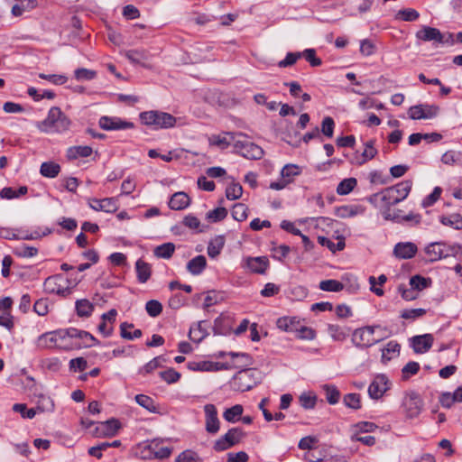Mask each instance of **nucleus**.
Instances as JSON below:
<instances>
[{"label": "nucleus", "mask_w": 462, "mask_h": 462, "mask_svg": "<svg viewBox=\"0 0 462 462\" xmlns=\"http://www.w3.org/2000/svg\"><path fill=\"white\" fill-rule=\"evenodd\" d=\"M145 310L151 317L155 318L162 313V305L156 300H151L146 302Z\"/></svg>", "instance_id": "nucleus-48"}, {"label": "nucleus", "mask_w": 462, "mask_h": 462, "mask_svg": "<svg viewBox=\"0 0 462 462\" xmlns=\"http://www.w3.org/2000/svg\"><path fill=\"white\" fill-rule=\"evenodd\" d=\"M300 58H301L300 52H289L287 53L284 60L278 63L281 68H285L293 65Z\"/></svg>", "instance_id": "nucleus-63"}, {"label": "nucleus", "mask_w": 462, "mask_h": 462, "mask_svg": "<svg viewBox=\"0 0 462 462\" xmlns=\"http://www.w3.org/2000/svg\"><path fill=\"white\" fill-rule=\"evenodd\" d=\"M247 207L243 203H236L233 207L232 210V217L239 221L242 222L247 218Z\"/></svg>", "instance_id": "nucleus-45"}, {"label": "nucleus", "mask_w": 462, "mask_h": 462, "mask_svg": "<svg viewBox=\"0 0 462 462\" xmlns=\"http://www.w3.org/2000/svg\"><path fill=\"white\" fill-rule=\"evenodd\" d=\"M277 327L281 330L291 332L296 329V322L293 319H289L286 317L280 318L277 320Z\"/></svg>", "instance_id": "nucleus-51"}, {"label": "nucleus", "mask_w": 462, "mask_h": 462, "mask_svg": "<svg viewBox=\"0 0 462 462\" xmlns=\"http://www.w3.org/2000/svg\"><path fill=\"white\" fill-rule=\"evenodd\" d=\"M346 406L357 410L361 407L360 395L358 393H348L344 396L343 399Z\"/></svg>", "instance_id": "nucleus-50"}, {"label": "nucleus", "mask_w": 462, "mask_h": 462, "mask_svg": "<svg viewBox=\"0 0 462 462\" xmlns=\"http://www.w3.org/2000/svg\"><path fill=\"white\" fill-rule=\"evenodd\" d=\"M404 411L409 419L419 416L423 407V402L420 395L414 392L406 394L402 402Z\"/></svg>", "instance_id": "nucleus-8"}, {"label": "nucleus", "mask_w": 462, "mask_h": 462, "mask_svg": "<svg viewBox=\"0 0 462 462\" xmlns=\"http://www.w3.org/2000/svg\"><path fill=\"white\" fill-rule=\"evenodd\" d=\"M205 411V428L210 434H216L219 430V420L217 418V411L214 404L208 403L204 406Z\"/></svg>", "instance_id": "nucleus-14"}, {"label": "nucleus", "mask_w": 462, "mask_h": 462, "mask_svg": "<svg viewBox=\"0 0 462 462\" xmlns=\"http://www.w3.org/2000/svg\"><path fill=\"white\" fill-rule=\"evenodd\" d=\"M335 123L332 117L327 116L321 124V132L324 135L331 138L334 133Z\"/></svg>", "instance_id": "nucleus-58"}, {"label": "nucleus", "mask_w": 462, "mask_h": 462, "mask_svg": "<svg viewBox=\"0 0 462 462\" xmlns=\"http://www.w3.org/2000/svg\"><path fill=\"white\" fill-rule=\"evenodd\" d=\"M419 13L411 8L402 9L397 13V18L406 22H412L419 18Z\"/></svg>", "instance_id": "nucleus-54"}, {"label": "nucleus", "mask_w": 462, "mask_h": 462, "mask_svg": "<svg viewBox=\"0 0 462 462\" xmlns=\"http://www.w3.org/2000/svg\"><path fill=\"white\" fill-rule=\"evenodd\" d=\"M243 194V188L239 183L232 182L226 189V197L227 199H238Z\"/></svg>", "instance_id": "nucleus-41"}, {"label": "nucleus", "mask_w": 462, "mask_h": 462, "mask_svg": "<svg viewBox=\"0 0 462 462\" xmlns=\"http://www.w3.org/2000/svg\"><path fill=\"white\" fill-rule=\"evenodd\" d=\"M61 279V275H54L48 277L44 282V291L48 293H56L59 295L66 296L69 293V288H62L58 283V282Z\"/></svg>", "instance_id": "nucleus-20"}, {"label": "nucleus", "mask_w": 462, "mask_h": 462, "mask_svg": "<svg viewBox=\"0 0 462 462\" xmlns=\"http://www.w3.org/2000/svg\"><path fill=\"white\" fill-rule=\"evenodd\" d=\"M460 253L461 246L457 244L448 245L443 242H433L425 248V254L428 255L430 262L449 256H456Z\"/></svg>", "instance_id": "nucleus-5"}, {"label": "nucleus", "mask_w": 462, "mask_h": 462, "mask_svg": "<svg viewBox=\"0 0 462 462\" xmlns=\"http://www.w3.org/2000/svg\"><path fill=\"white\" fill-rule=\"evenodd\" d=\"M410 286L418 292L430 286L431 283L430 279L422 277L420 275H414L410 279Z\"/></svg>", "instance_id": "nucleus-39"}, {"label": "nucleus", "mask_w": 462, "mask_h": 462, "mask_svg": "<svg viewBox=\"0 0 462 462\" xmlns=\"http://www.w3.org/2000/svg\"><path fill=\"white\" fill-rule=\"evenodd\" d=\"M89 207L97 211H105L107 213L116 212L118 208L117 200L115 198H106L103 199H89Z\"/></svg>", "instance_id": "nucleus-17"}, {"label": "nucleus", "mask_w": 462, "mask_h": 462, "mask_svg": "<svg viewBox=\"0 0 462 462\" xmlns=\"http://www.w3.org/2000/svg\"><path fill=\"white\" fill-rule=\"evenodd\" d=\"M75 78L78 80H91L97 76L95 70L80 68L75 70Z\"/></svg>", "instance_id": "nucleus-56"}, {"label": "nucleus", "mask_w": 462, "mask_h": 462, "mask_svg": "<svg viewBox=\"0 0 462 462\" xmlns=\"http://www.w3.org/2000/svg\"><path fill=\"white\" fill-rule=\"evenodd\" d=\"M319 287L324 291H340L344 285L337 280H324L319 282Z\"/></svg>", "instance_id": "nucleus-42"}, {"label": "nucleus", "mask_w": 462, "mask_h": 462, "mask_svg": "<svg viewBox=\"0 0 462 462\" xmlns=\"http://www.w3.org/2000/svg\"><path fill=\"white\" fill-rule=\"evenodd\" d=\"M434 337L431 334H424L412 337V347L415 353L423 354L428 352L432 346Z\"/></svg>", "instance_id": "nucleus-18"}, {"label": "nucleus", "mask_w": 462, "mask_h": 462, "mask_svg": "<svg viewBox=\"0 0 462 462\" xmlns=\"http://www.w3.org/2000/svg\"><path fill=\"white\" fill-rule=\"evenodd\" d=\"M364 212V208L360 206H343L337 209V215L341 218L352 217Z\"/></svg>", "instance_id": "nucleus-32"}, {"label": "nucleus", "mask_w": 462, "mask_h": 462, "mask_svg": "<svg viewBox=\"0 0 462 462\" xmlns=\"http://www.w3.org/2000/svg\"><path fill=\"white\" fill-rule=\"evenodd\" d=\"M225 245V236H217L212 239L208 246V254L211 258H216Z\"/></svg>", "instance_id": "nucleus-27"}, {"label": "nucleus", "mask_w": 462, "mask_h": 462, "mask_svg": "<svg viewBox=\"0 0 462 462\" xmlns=\"http://www.w3.org/2000/svg\"><path fill=\"white\" fill-rule=\"evenodd\" d=\"M374 140H370L365 143V150L361 155L362 159L357 161V164L362 165L375 157L377 149L374 147Z\"/></svg>", "instance_id": "nucleus-34"}, {"label": "nucleus", "mask_w": 462, "mask_h": 462, "mask_svg": "<svg viewBox=\"0 0 462 462\" xmlns=\"http://www.w3.org/2000/svg\"><path fill=\"white\" fill-rule=\"evenodd\" d=\"M188 368L192 371H213V363L203 362H190L188 364Z\"/></svg>", "instance_id": "nucleus-60"}, {"label": "nucleus", "mask_w": 462, "mask_h": 462, "mask_svg": "<svg viewBox=\"0 0 462 462\" xmlns=\"http://www.w3.org/2000/svg\"><path fill=\"white\" fill-rule=\"evenodd\" d=\"M204 322L199 321L190 328L189 332L190 340L199 343L208 336L207 330L202 326Z\"/></svg>", "instance_id": "nucleus-29"}, {"label": "nucleus", "mask_w": 462, "mask_h": 462, "mask_svg": "<svg viewBox=\"0 0 462 462\" xmlns=\"http://www.w3.org/2000/svg\"><path fill=\"white\" fill-rule=\"evenodd\" d=\"M140 119L143 124L152 126L154 129L173 127L177 121L172 115L157 110L142 112Z\"/></svg>", "instance_id": "nucleus-4"}, {"label": "nucleus", "mask_w": 462, "mask_h": 462, "mask_svg": "<svg viewBox=\"0 0 462 462\" xmlns=\"http://www.w3.org/2000/svg\"><path fill=\"white\" fill-rule=\"evenodd\" d=\"M417 245L411 242L398 243L393 249V254L399 259L412 258L417 253Z\"/></svg>", "instance_id": "nucleus-19"}, {"label": "nucleus", "mask_w": 462, "mask_h": 462, "mask_svg": "<svg viewBox=\"0 0 462 462\" xmlns=\"http://www.w3.org/2000/svg\"><path fill=\"white\" fill-rule=\"evenodd\" d=\"M71 120L58 106H52L47 117L37 123V127L43 133L61 134L70 128Z\"/></svg>", "instance_id": "nucleus-2"}, {"label": "nucleus", "mask_w": 462, "mask_h": 462, "mask_svg": "<svg viewBox=\"0 0 462 462\" xmlns=\"http://www.w3.org/2000/svg\"><path fill=\"white\" fill-rule=\"evenodd\" d=\"M375 327L366 326L357 328L353 334V342L356 346L368 347L378 342L377 339L373 337Z\"/></svg>", "instance_id": "nucleus-9"}, {"label": "nucleus", "mask_w": 462, "mask_h": 462, "mask_svg": "<svg viewBox=\"0 0 462 462\" xmlns=\"http://www.w3.org/2000/svg\"><path fill=\"white\" fill-rule=\"evenodd\" d=\"M206 257L204 255H197L188 263L187 269L191 274L199 275L206 268Z\"/></svg>", "instance_id": "nucleus-24"}, {"label": "nucleus", "mask_w": 462, "mask_h": 462, "mask_svg": "<svg viewBox=\"0 0 462 462\" xmlns=\"http://www.w3.org/2000/svg\"><path fill=\"white\" fill-rule=\"evenodd\" d=\"M416 38L422 42L444 43V34L439 29L430 26H422L416 32Z\"/></svg>", "instance_id": "nucleus-16"}, {"label": "nucleus", "mask_w": 462, "mask_h": 462, "mask_svg": "<svg viewBox=\"0 0 462 462\" xmlns=\"http://www.w3.org/2000/svg\"><path fill=\"white\" fill-rule=\"evenodd\" d=\"M425 309H411L404 310L401 313V317L404 319H416L417 318L422 317L426 314Z\"/></svg>", "instance_id": "nucleus-59"}, {"label": "nucleus", "mask_w": 462, "mask_h": 462, "mask_svg": "<svg viewBox=\"0 0 462 462\" xmlns=\"http://www.w3.org/2000/svg\"><path fill=\"white\" fill-rule=\"evenodd\" d=\"M42 406L38 405L36 409H27L24 403H15L13 406V411L19 412L23 418L32 419L37 411L43 412L51 411L53 409V402L49 398L42 395L41 397Z\"/></svg>", "instance_id": "nucleus-7"}, {"label": "nucleus", "mask_w": 462, "mask_h": 462, "mask_svg": "<svg viewBox=\"0 0 462 462\" xmlns=\"http://www.w3.org/2000/svg\"><path fill=\"white\" fill-rule=\"evenodd\" d=\"M439 107L435 105L420 104L411 106L408 111L409 117L413 120L430 119L435 117Z\"/></svg>", "instance_id": "nucleus-10"}, {"label": "nucleus", "mask_w": 462, "mask_h": 462, "mask_svg": "<svg viewBox=\"0 0 462 462\" xmlns=\"http://www.w3.org/2000/svg\"><path fill=\"white\" fill-rule=\"evenodd\" d=\"M20 4H16L12 7V14L14 16H21L24 12H29L38 5L37 0H19Z\"/></svg>", "instance_id": "nucleus-25"}, {"label": "nucleus", "mask_w": 462, "mask_h": 462, "mask_svg": "<svg viewBox=\"0 0 462 462\" xmlns=\"http://www.w3.org/2000/svg\"><path fill=\"white\" fill-rule=\"evenodd\" d=\"M246 263L253 273L260 274H263L269 266V260L265 256L248 257Z\"/></svg>", "instance_id": "nucleus-21"}, {"label": "nucleus", "mask_w": 462, "mask_h": 462, "mask_svg": "<svg viewBox=\"0 0 462 462\" xmlns=\"http://www.w3.org/2000/svg\"><path fill=\"white\" fill-rule=\"evenodd\" d=\"M165 359L162 356H156L153 359H152L150 362H148L145 365H143L139 370V374H146L152 373L156 368L162 366V362H164Z\"/></svg>", "instance_id": "nucleus-43"}, {"label": "nucleus", "mask_w": 462, "mask_h": 462, "mask_svg": "<svg viewBox=\"0 0 462 462\" xmlns=\"http://www.w3.org/2000/svg\"><path fill=\"white\" fill-rule=\"evenodd\" d=\"M60 171V166L54 162H42L40 168L41 174L47 178H55Z\"/></svg>", "instance_id": "nucleus-31"}, {"label": "nucleus", "mask_w": 462, "mask_h": 462, "mask_svg": "<svg viewBox=\"0 0 462 462\" xmlns=\"http://www.w3.org/2000/svg\"><path fill=\"white\" fill-rule=\"evenodd\" d=\"M398 291L405 300H416L419 296V292L417 291L411 287L408 289L403 284H400L398 286Z\"/></svg>", "instance_id": "nucleus-57"}, {"label": "nucleus", "mask_w": 462, "mask_h": 462, "mask_svg": "<svg viewBox=\"0 0 462 462\" xmlns=\"http://www.w3.org/2000/svg\"><path fill=\"white\" fill-rule=\"evenodd\" d=\"M66 335L69 337H75V338H79L81 337H89V341L91 343H88V342H86L85 343V346L86 347H90L94 345H96L97 343V340L91 335L89 334L88 332L87 331H84V330H79V329H77V328H69L66 330Z\"/></svg>", "instance_id": "nucleus-35"}, {"label": "nucleus", "mask_w": 462, "mask_h": 462, "mask_svg": "<svg viewBox=\"0 0 462 462\" xmlns=\"http://www.w3.org/2000/svg\"><path fill=\"white\" fill-rule=\"evenodd\" d=\"M77 313L80 317H88L94 310V306L88 300H79L76 302Z\"/></svg>", "instance_id": "nucleus-40"}, {"label": "nucleus", "mask_w": 462, "mask_h": 462, "mask_svg": "<svg viewBox=\"0 0 462 462\" xmlns=\"http://www.w3.org/2000/svg\"><path fill=\"white\" fill-rule=\"evenodd\" d=\"M143 458H166L170 457L171 449L167 447H162L158 439L152 440L142 450Z\"/></svg>", "instance_id": "nucleus-11"}, {"label": "nucleus", "mask_w": 462, "mask_h": 462, "mask_svg": "<svg viewBox=\"0 0 462 462\" xmlns=\"http://www.w3.org/2000/svg\"><path fill=\"white\" fill-rule=\"evenodd\" d=\"M161 378L167 383H177L180 379V374L175 371L173 368H169L165 371L160 372Z\"/></svg>", "instance_id": "nucleus-46"}, {"label": "nucleus", "mask_w": 462, "mask_h": 462, "mask_svg": "<svg viewBox=\"0 0 462 462\" xmlns=\"http://www.w3.org/2000/svg\"><path fill=\"white\" fill-rule=\"evenodd\" d=\"M99 126L103 130L111 131L133 128L134 124L131 122L124 121L119 117L102 116L99 119Z\"/></svg>", "instance_id": "nucleus-15"}, {"label": "nucleus", "mask_w": 462, "mask_h": 462, "mask_svg": "<svg viewBox=\"0 0 462 462\" xmlns=\"http://www.w3.org/2000/svg\"><path fill=\"white\" fill-rule=\"evenodd\" d=\"M243 406L240 404H236L231 408L226 409L223 414V417L228 422H236L239 420L243 414Z\"/></svg>", "instance_id": "nucleus-36"}, {"label": "nucleus", "mask_w": 462, "mask_h": 462, "mask_svg": "<svg viewBox=\"0 0 462 462\" xmlns=\"http://www.w3.org/2000/svg\"><path fill=\"white\" fill-rule=\"evenodd\" d=\"M190 203V199L185 192L179 191L174 193L170 201L169 207L173 210H182Z\"/></svg>", "instance_id": "nucleus-22"}, {"label": "nucleus", "mask_w": 462, "mask_h": 462, "mask_svg": "<svg viewBox=\"0 0 462 462\" xmlns=\"http://www.w3.org/2000/svg\"><path fill=\"white\" fill-rule=\"evenodd\" d=\"M325 390L326 398L328 403L336 404L338 402L340 396L338 390L335 386L331 385H326Z\"/></svg>", "instance_id": "nucleus-61"}, {"label": "nucleus", "mask_w": 462, "mask_h": 462, "mask_svg": "<svg viewBox=\"0 0 462 462\" xmlns=\"http://www.w3.org/2000/svg\"><path fill=\"white\" fill-rule=\"evenodd\" d=\"M328 332L331 337L336 341H343L346 337V334L337 325H329Z\"/></svg>", "instance_id": "nucleus-64"}, {"label": "nucleus", "mask_w": 462, "mask_h": 462, "mask_svg": "<svg viewBox=\"0 0 462 462\" xmlns=\"http://www.w3.org/2000/svg\"><path fill=\"white\" fill-rule=\"evenodd\" d=\"M175 251V245L172 243H165L156 246L153 254L158 258L169 259L171 257Z\"/></svg>", "instance_id": "nucleus-33"}, {"label": "nucleus", "mask_w": 462, "mask_h": 462, "mask_svg": "<svg viewBox=\"0 0 462 462\" xmlns=\"http://www.w3.org/2000/svg\"><path fill=\"white\" fill-rule=\"evenodd\" d=\"M125 56L135 64L143 65L144 61L148 60V53L145 50H129L125 51Z\"/></svg>", "instance_id": "nucleus-30"}, {"label": "nucleus", "mask_w": 462, "mask_h": 462, "mask_svg": "<svg viewBox=\"0 0 462 462\" xmlns=\"http://www.w3.org/2000/svg\"><path fill=\"white\" fill-rule=\"evenodd\" d=\"M420 370V365L417 362H409L402 369L403 380H408L411 375L416 374Z\"/></svg>", "instance_id": "nucleus-49"}, {"label": "nucleus", "mask_w": 462, "mask_h": 462, "mask_svg": "<svg viewBox=\"0 0 462 462\" xmlns=\"http://www.w3.org/2000/svg\"><path fill=\"white\" fill-rule=\"evenodd\" d=\"M245 433L240 428H233L229 430L222 438L216 440L214 449L216 451H224L231 447L238 444Z\"/></svg>", "instance_id": "nucleus-6"}, {"label": "nucleus", "mask_w": 462, "mask_h": 462, "mask_svg": "<svg viewBox=\"0 0 462 462\" xmlns=\"http://www.w3.org/2000/svg\"><path fill=\"white\" fill-rule=\"evenodd\" d=\"M356 184L357 181L355 178L345 179L337 185V192L339 195H346L355 189Z\"/></svg>", "instance_id": "nucleus-38"}, {"label": "nucleus", "mask_w": 462, "mask_h": 462, "mask_svg": "<svg viewBox=\"0 0 462 462\" xmlns=\"http://www.w3.org/2000/svg\"><path fill=\"white\" fill-rule=\"evenodd\" d=\"M400 345L397 342L390 341L387 343L385 347L382 350V361L386 363L393 358V356H398L400 353Z\"/></svg>", "instance_id": "nucleus-28"}, {"label": "nucleus", "mask_w": 462, "mask_h": 462, "mask_svg": "<svg viewBox=\"0 0 462 462\" xmlns=\"http://www.w3.org/2000/svg\"><path fill=\"white\" fill-rule=\"evenodd\" d=\"M441 188L436 187L433 191L422 200V207L428 208L433 205L440 197Z\"/></svg>", "instance_id": "nucleus-62"}, {"label": "nucleus", "mask_w": 462, "mask_h": 462, "mask_svg": "<svg viewBox=\"0 0 462 462\" xmlns=\"http://www.w3.org/2000/svg\"><path fill=\"white\" fill-rule=\"evenodd\" d=\"M411 187V180H403L394 186L384 189L379 193L372 195L369 201L376 206L378 201L382 202L383 206L391 207L396 205L408 197Z\"/></svg>", "instance_id": "nucleus-1"}, {"label": "nucleus", "mask_w": 462, "mask_h": 462, "mask_svg": "<svg viewBox=\"0 0 462 462\" xmlns=\"http://www.w3.org/2000/svg\"><path fill=\"white\" fill-rule=\"evenodd\" d=\"M135 401L140 406L143 407L147 411L152 412L156 411V406L151 397L144 394H137L135 396Z\"/></svg>", "instance_id": "nucleus-44"}, {"label": "nucleus", "mask_w": 462, "mask_h": 462, "mask_svg": "<svg viewBox=\"0 0 462 462\" xmlns=\"http://www.w3.org/2000/svg\"><path fill=\"white\" fill-rule=\"evenodd\" d=\"M121 425L118 420L112 418L103 422L97 423L93 435L97 438H106L115 436Z\"/></svg>", "instance_id": "nucleus-12"}, {"label": "nucleus", "mask_w": 462, "mask_h": 462, "mask_svg": "<svg viewBox=\"0 0 462 462\" xmlns=\"http://www.w3.org/2000/svg\"><path fill=\"white\" fill-rule=\"evenodd\" d=\"M175 462H202V460L196 452L188 449L181 452Z\"/></svg>", "instance_id": "nucleus-47"}, {"label": "nucleus", "mask_w": 462, "mask_h": 462, "mask_svg": "<svg viewBox=\"0 0 462 462\" xmlns=\"http://www.w3.org/2000/svg\"><path fill=\"white\" fill-rule=\"evenodd\" d=\"M300 53L301 57L305 58V60L310 62L312 67H318L321 65L322 61L316 56V51L314 49H306Z\"/></svg>", "instance_id": "nucleus-53"}, {"label": "nucleus", "mask_w": 462, "mask_h": 462, "mask_svg": "<svg viewBox=\"0 0 462 462\" xmlns=\"http://www.w3.org/2000/svg\"><path fill=\"white\" fill-rule=\"evenodd\" d=\"M440 222L444 226H451L457 230L462 229V217L459 214H452L440 217Z\"/></svg>", "instance_id": "nucleus-37"}, {"label": "nucleus", "mask_w": 462, "mask_h": 462, "mask_svg": "<svg viewBox=\"0 0 462 462\" xmlns=\"http://www.w3.org/2000/svg\"><path fill=\"white\" fill-rule=\"evenodd\" d=\"M388 378L384 374H378L374 377L368 387V394L372 399L378 400L390 388Z\"/></svg>", "instance_id": "nucleus-13"}, {"label": "nucleus", "mask_w": 462, "mask_h": 462, "mask_svg": "<svg viewBox=\"0 0 462 462\" xmlns=\"http://www.w3.org/2000/svg\"><path fill=\"white\" fill-rule=\"evenodd\" d=\"M135 271L138 282L145 283L151 278L152 265L143 259H138L135 263Z\"/></svg>", "instance_id": "nucleus-23"}, {"label": "nucleus", "mask_w": 462, "mask_h": 462, "mask_svg": "<svg viewBox=\"0 0 462 462\" xmlns=\"http://www.w3.org/2000/svg\"><path fill=\"white\" fill-rule=\"evenodd\" d=\"M227 216V210L225 208H217L207 213V218L212 222L223 220Z\"/></svg>", "instance_id": "nucleus-55"}, {"label": "nucleus", "mask_w": 462, "mask_h": 462, "mask_svg": "<svg viewBox=\"0 0 462 462\" xmlns=\"http://www.w3.org/2000/svg\"><path fill=\"white\" fill-rule=\"evenodd\" d=\"M231 329L230 320L223 315L217 318L214 321L213 331L215 335H226Z\"/></svg>", "instance_id": "nucleus-26"}, {"label": "nucleus", "mask_w": 462, "mask_h": 462, "mask_svg": "<svg viewBox=\"0 0 462 462\" xmlns=\"http://www.w3.org/2000/svg\"><path fill=\"white\" fill-rule=\"evenodd\" d=\"M38 249L33 246L23 245L14 249V254L20 257H33L37 254Z\"/></svg>", "instance_id": "nucleus-52"}, {"label": "nucleus", "mask_w": 462, "mask_h": 462, "mask_svg": "<svg viewBox=\"0 0 462 462\" xmlns=\"http://www.w3.org/2000/svg\"><path fill=\"white\" fill-rule=\"evenodd\" d=\"M233 142L236 153L248 160H260L263 156V150L254 143L250 142L243 133H226Z\"/></svg>", "instance_id": "nucleus-3"}]
</instances>
